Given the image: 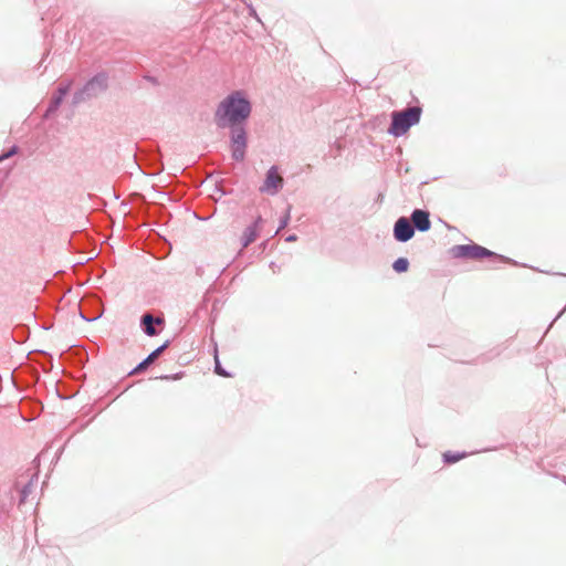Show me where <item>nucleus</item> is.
Returning <instances> with one entry per match:
<instances>
[{
    "mask_svg": "<svg viewBox=\"0 0 566 566\" xmlns=\"http://www.w3.org/2000/svg\"><path fill=\"white\" fill-rule=\"evenodd\" d=\"M109 76L105 71L96 73L81 88L74 92L72 96V105L76 106L81 103L98 97L108 88Z\"/></svg>",
    "mask_w": 566,
    "mask_h": 566,
    "instance_id": "nucleus-4",
    "label": "nucleus"
},
{
    "mask_svg": "<svg viewBox=\"0 0 566 566\" xmlns=\"http://www.w3.org/2000/svg\"><path fill=\"white\" fill-rule=\"evenodd\" d=\"M296 240H297V235H296V234H294V233L289 234V235H286V238H285V241H286V242H295Z\"/></svg>",
    "mask_w": 566,
    "mask_h": 566,
    "instance_id": "nucleus-22",
    "label": "nucleus"
},
{
    "mask_svg": "<svg viewBox=\"0 0 566 566\" xmlns=\"http://www.w3.org/2000/svg\"><path fill=\"white\" fill-rule=\"evenodd\" d=\"M250 14L254 15L259 20L258 15L255 13V10L253 8H250Z\"/></svg>",
    "mask_w": 566,
    "mask_h": 566,
    "instance_id": "nucleus-23",
    "label": "nucleus"
},
{
    "mask_svg": "<svg viewBox=\"0 0 566 566\" xmlns=\"http://www.w3.org/2000/svg\"><path fill=\"white\" fill-rule=\"evenodd\" d=\"M408 219L411 221V226L415 227V231L427 232L431 229L430 213L428 210L416 208Z\"/></svg>",
    "mask_w": 566,
    "mask_h": 566,
    "instance_id": "nucleus-9",
    "label": "nucleus"
},
{
    "mask_svg": "<svg viewBox=\"0 0 566 566\" xmlns=\"http://www.w3.org/2000/svg\"><path fill=\"white\" fill-rule=\"evenodd\" d=\"M213 357H214V373L218 375V376H221V377H231L232 374L229 373L228 370H226L222 365H221V361L219 359V355H218V348H217V344H214V349H213Z\"/></svg>",
    "mask_w": 566,
    "mask_h": 566,
    "instance_id": "nucleus-14",
    "label": "nucleus"
},
{
    "mask_svg": "<svg viewBox=\"0 0 566 566\" xmlns=\"http://www.w3.org/2000/svg\"><path fill=\"white\" fill-rule=\"evenodd\" d=\"M72 86V82L67 81L65 83H61L54 94L52 95L50 103L45 109L44 117L50 118L61 106L65 96L69 94Z\"/></svg>",
    "mask_w": 566,
    "mask_h": 566,
    "instance_id": "nucleus-8",
    "label": "nucleus"
},
{
    "mask_svg": "<svg viewBox=\"0 0 566 566\" xmlns=\"http://www.w3.org/2000/svg\"><path fill=\"white\" fill-rule=\"evenodd\" d=\"M139 326L146 336H158L165 327V317L163 314L159 316H155L150 312H145L140 316Z\"/></svg>",
    "mask_w": 566,
    "mask_h": 566,
    "instance_id": "nucleus-6",
    "label": "nucleus"
},
{
    "mask_svg": "<svg viewBox=\"0 0 566 566\" xmlns=\"http://www.w3.org/2000/svg\"><path fill=\"white\" fill-rule=\"evenodd\" d=\"M263 223V218L258 216L254 221L249 224L241 237V245L242 248H248L259 235L260 227Z\"/></svg>",
    "mask_w": 566,
    "mask_h": 566,
    "instance_id": "nucleus-11",
    "label": "nucleus"
},
{
    "mask_svg": "<svg viewBox=\"0 0 566 566\" xmlns=\"http://www.w3.org/2000/svg\"><path fill=\"white\" fill-rule=\"evenodd\" d=\"M422 115V107L420 105L408 106L401 111H394L390 114L391 122L387 133L394 137H401L408 130L417 125Z\"/></svg>",
    "mask_w": 566,
    "mask_h": 566,
    "instance_id": "nucleus-3",
    "label": "nucleus"
},
{
    "mask_svg": "<svg viewBox=\"0 0 566 566\" xmlns=\"http://www.w3.org/2000/svg\"><path fill=\"white\" fill-rule=\"evenodd\" d=\"M284 186L283 178L279 175V167L271 166L266 174L263 184L260 186L259 191L269 196H275Z\"/></svg>",
    "mask_w": 566,
    "mask_h": 566,
    "instance_id": "nucleus-5",
    "label": "nucleus"
},
{
    "mask_svg": "<svg viewBox=\"0 0 566 566\" xmlns=\"http://www.w3.org/2000/svg\"><path fill=\"white\" fill-rule=\"evenodd\" d=\"M82 318H84L85 321H90L88 318L85 317V315L81 314Z\"/></svg>",
    "mask_w": 566,
    "mask_h": 566,
    "instance_id": "nucleus-24",
    "label": "nucleus"
},
{
    "mask_svg": "<svg viewBox=\"0 0 566 566\" xmlns=\"http://www.w3.org/2000/svg\"><path fill=\"white\" fill-rule=\"evenodd\" d=\"M170 345V340L167 339L164 344L154 349L146 358L137 364L128 375H138L147 370V368L164 353V350Z\"/></svg>",
    "mask_w": 566,
    "mask_h": 566,
    "instance_id": "nucleus-10",
    "label": "nucleus"
},
{
    "mask_svg": "<svg viewBox=\"0 0 566 566\" xmlns=\"http://www.w3.org/2000/svg\"><path fill=\"white\" fill-rule=\"evenodd\" d=\"M290 210H291V209H290V208H287V210H286L285 214H284L283 217H281V219H280V224H279V228H277V232H279L280 230L284 229V228L289 224L290 219H291V217H290Z\"/></svg>",
    "mask_w": 566,
    "mask_h": 566,
    "instance_id": "nucleus-17",
    "label": "nucleus"
},
{
    "mask_svg": "<svg viewBox=\"0 0 566 566\" xmlns=\"http://www.w3.org/2000/svg\"><path fill=\"white\" fill-rule=\"evenodd\" d=\"M560 470L563 471V473H553V475L555 478L562 479L566 483V470H564L563 468H560Z\"/></svg>",
    "mask_w": 566,
    "mask_h": 566,
    "instance_id": "nucleus-20",
    "label": "nucleus"
},
{
    "mask_svg": "<svg viewBox=\"0 0 566 566\" xmlns=\"http://www.w3.org/2000/svg\"><path fill=\"white\" fill-rule=\"evenodd\" d=\"M409 260L407 258H403V256H400L398 259H396L392 263V270L396 272V273H405L408 271L409 269Z\"/></svg>",
    "mask_w": 566,
    "mask_h": 566,
    "instance_id": "nucleus-15",
    "label": "nucleus"
},
{
    "mask_svg": "<svg viewBox=\"0 0 566 566\" xmlns=\"http://www.w3.org/2000/svg\"><path fill=\"white\" fill-rule=\"evenodd\" d=\"M449 254L453 259H467V260H481L484 258L491 259L493 264L497 263H511L516 265L517 262L511 260L504 255L497 254L482 245L476 243L471 244H457L449 249Z\"/></svg>",
    "mask_w": 566,
    "mask_h": 566,
    "instance_id": "nucleus-2",
    "label": "nucleus"
},
{
    "mask_svg": "<svg viewBox=\"0 0 566 566\" xmlns=\"http://www.w3.org/2000/svg\"><path fill=\"white\" fill-rule=\"evenodd\" d=\"M158 378L163 379V380H176V379L180 378V374L163 375V376H159Z\"/></svg>",
    "mask_w": 566,
    "mask_h": 566,
    "instance_id": "nucleus-18",
    "label": "nucleus"
},
{
    "mask_svg": "<svg viewBox=\"0 0 566 566\" xmlns=\"http://www.w3.org/2000/svg\"><path fill=\"white\" fill-rule=\"evenodd\" d=\"M468 455L467 452H452V451H447L442 454V460L446 464H453V463H457L458 461L464 459L465 457Z\"/></svg>",
    "mask_w": 566,
    "mask_h": 566,
    "instance_id": "nucleus-13",
    "label": "nucleus"
},
{
    "mask_svg": "<svg viewBox=\"0 0 566 566\" xmlns=\"http://www.w3.org/2000/svg\"><path fill=\"white\" fill-rule=\"evenodd\" d=\"M251 112L252 104L242 91H234L227 95L214 112L217 127L229 128L231 158L238 163L243 161L247 155V123Z\"/></svg>",
    "mask_w": 566,
    "mask_h": 566,
    "instance_id": "nucleus-1",
    "label": "nucleus"
},
{
    "mask_svg": "<svg viewBox=\"0 0 566 566\" xmlns=\"http://www.w3.org/2000/svg\"><path fill=\"white\" fill-rule=\"evenodd\" d=\"M415 232V227L411 226V221L407 217H399L396 220L392 229V235L397 242H408L413 238Z\"/></svg>",
    "mask_w": 566,
    "mask_h": 566,
    "instance_id": "nucleus-7",
    "label": "nucleus"
},
{
    "mask_svg": "<svg viewBox=\"0 0 566 566\" xmlns=\"http://www.w3.org/2000/svg\"><path fill=\"white\" fill-rule=\"evenodd\" d=\"M144 78L147 80L148 82L153 83L154 85L158 84L157 78L151 75H145Z\"/></svg>",
    "mask_w": 566,
    "mask_h": 566,
    "instance_id": "nucleus-21",
    "label": "nucleus"
},
{
    "mask_svg": "<svg viewBox=\"0 0 566 566\" xmlns=\"http://www.w3.org/2000/svg\"><path fill=\"white\" fill-rule=\"evenodd\" d=\"M19 150V147L17 145H12L8 150L2 151L0 154V163L4 161L6 159L11 158L14 156ZM9 169L4 170L0 168V203L3 202L6 198V191L2 189V184L8 178Z\"/></svg>",
    "mask_w": 566,
    "mask_h": 566,
    "instance_id": "nucleus-12",
    "label": "nucleus"
},
{
    "mask_svg": "<svg viewBox=\"0 0 566 566\" xmlns=\"http://www.w3.org/2000/svg\"><path fill=\"white\" fill-rule=\"evenodd\" d=\"M566 312V305L562 308V311L555 316V318L552 321V323L548 325L545 334L548 332V329L553 326V324Z\"/></svg>",
    "mask_w": 566,
    "mask_h": 566,
    "instance_id": "nucleus-19",
    "label": "nucleus"
},
{
    "mask_svg": "<svg viewBox=\"0 0 566 566\" xmlns=\"http://www.w3.org/2000/svg\"><path fill=\"white\" fill-rule=\"evenodd\" d=\"M32 485H33V479H30V481L22 486L20 490V504L24 503L28 499V496L32 492Z\"/></svg>",
    "mask_w": 566,
    "mask_h": 566,
    "instance_id": "nucleus-16",
    "label": "nucleus"
}]
</instances>
